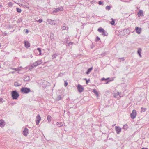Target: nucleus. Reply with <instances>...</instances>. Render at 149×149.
Returning <instances> with one entry per match:
<instances>
[{
  "instance_id": "obj_1",
  "label": "nucleus",
  "mask_w": 149,
  "mask_h": 149,
  "mask_svg": "<svg viewBox=\"0 0 149 149\" xmlns=\"http://www.w3.org/2000/svg\"><path fill=\"white\" fill-rule=\"evenodd\" d=\"M11 95L13 99H17L19 95L16 90L12 91L11 92Z\"/></svg>"
},
{
  "instance_id": "obj_2",
  "label": "nucleus",
  "mask_w": 149,
  "mask_h": 149,
  "mask_svg": "<svg viewBox=\"0 0 149 149\" xmlns=\"http://www.w3.org/2000/svg\"><path fill=\"white\" fill-rule=\"evenodd\" d=\"M20 91L23 93L27 94L31 91V90L29 88L23 87L21 88Z\"/></svg>"
},
{
  "instance_id": "obj_3",
  "label": "nucleus",
  "mask_w": 149,
  "mask_h": 149,
  "mask_svg": "<svg viewBox=\"0 0 149 149\" xmlns=\"http://www.w3.org/2000/svg\"><path fill=\"white\" fill-rule=\"evenodd\" d=\"M63 7H61L54 8V10L53 11L52 13L53 14H55L56 12L59 11H63Z\"/></svg>"
},
{
  "instance_id": "obj_4",
  "label": "nucleus",
  "mask_w": 149,
  "mask_h": 149,
  "mask_svg": "<svg viewBox=\"0 0 149 149\" xmlns=\"http://www.w3.org/2000/svg\"><path fill=\"white\" fill-rule=\"evenodd\" d=\"M137 113L135 110L134 109L132 110V113L130 114V117L132 119H134L136 116Z\"/></svg>"
},
{
  "instance_id": "obj_5",
  "label": "nucleus",
  "mask_w": 149,
  "mask_h": 149,
  "mask_svg": "<svg viewBox=\"0 0 149 149\" xmlns=\"http://www.w3.org/2000/svg\"><path fill=\"white\" fill-rule=\"evenodd\" d=\"M47 22H48L49 24L51 25H56V20H52L49 19H47Z\"/></svg>"
},
{
  "instance_id": "obj_6",
  "label": "nucleus",
  "mask_w": 149,
  "mask_h": 149,
  "mask_svg": "<svg viewBox=\"0 0 149 149\" xmlns=\"http://www.w3.org/2000/svg\"><path fill=\"white\" fill-rule=\"evenodd\" d=\"M77 88L78 91L80 93H81L84 91V87L80 84H78V85Z\"/></svg>"
},
{
  "instance_id": "obj_7",
  "label": "nucleus",
  "mask_w": 149,
  "mask_h": 149,
  "mask_svg": "<svg viewBox=\"0 0 149 149\" xmlns=\"http://www.w3.org/2000/svg\"><path fill=\"white\" fill-rule=\"evenodd\" d=\"M41 120V117L39 115H38L36 118V124L37 125H38L39 123Z\"/></svg>"
},
{
  "instance_id": "obj_8",
  "label": "nucleus",
  "mask_w": 149,
  "mask_h": 149,
  "mask_svg": "<svg viewBox=\"0 0 149 149\" xmlns=\"http://www.w3.org/2000/svg\"><path fill=\"white\" fill-rule=\"evenodd\" d=\"M41 84L42 85V86L44 87H46L47 85H49L48 84H49L47 81H46L43 80L42 81Z\"/></svg>"
},
{
  "instance_id": "obj_9",
  "label": "nucleus",
  "mask_w": 149,
  "mask_h": 149,
  "mask_svg": "<svg viewBox=\"0 0 149 149\" xmlns=\"http://www.w3.org/2000/svg\"><path fill=\"white\" fill-rule=\"evenodd\" d=\"M23 134L24 135L27 136L28 133V130L27 128H25L23 131Z\"/></svg>"
},
{
  "instance_id": "obj_10",
  "label": "nucleus",
  "mask_w": 149,
  "mask_h": 149,
  "mask_svg": "<svg viewBox=\"0 0 149 149\" xmlns=\"http://www.w3.org/2000/svg\"><path fill=\"white\" fill-rule=\"evenodd\" d=\"M115 130L117 134H119L121 132V128L119 126H116Z\"/></svg>"
},
{
  "instance_id": "obj_11",
  "label": "nucleus",
  "mask_w": 149,
  "mask_h": 149,
  "mask_svg": "<svg viewBox=\"0 0 149 149\" xmlns=\"http://www.w3.org/2000/svg\"><path fill=\"white\" fill-rule=\"evenodd\" d=\"M24 46L26 48H28L30 46V43L28 41H24Z\"/></svg>"
},
{
  "instance_id": "obj_12",
  "label": "nucleus",
  "mask_w": 149,
  "mask_h": 149,
  "mask_svg": "<svg viewBox=\"0 0 149 149\" xmlns=\"http://www.w3.org/2000/svg\"><path fill=\"white\" fill-rule=\"evenodd\" d=\"M120 93L119 92H117L116 93L114 94V97L115 98L118 99L120 97Z\"/></svg>"
},
{
  "instance_id": "obj_13",
  "label": "nucleus",
  "mask_w": 149,
  "mask_h": 149,
  "mask_svg": "<svg viewBox=\"0 0 149 149\" xmlns=\"http://www.w3.org/2000/svg\"><path fill=\"white\" fill-rule=\"evenodd\" d=\"M135 30L136 31V33L138 34H140L141 32V28H139L138 27H137L135 28Z\"/></svg>"
},
{
  "instance_id": "obj_14",
  "label": "nucleus",
  "mask_w": 149,
  "mask_h": 149,
  "mask_svg": "<svg viewBox=\"0 0 149 149\" xmlns=\"http://www.w3.org/2000/svg\"><path fill=\"white\" fill-rule=\"evenodd\" d=\"M38 62L37 61H36L33 64H32L31 66V67H32V68H34V67H36L38 65H39L38 64Z\"/></svg>"
},
{
  "instance_id": "obj_15",
  "label": "nucleus",
  "mask_w": 149,
  "mask_h": 149,
  "mask_svg": "<svg viewBox=\"0 0 149 149\" xmlns=\"http://www.w3.org/2000/svg\"><path fill=\"white\" fill-rule=\"evenodd\" d=\"M93 68L92 67H91L90 68H89L88 70L86 72V74H88L90 73L91 72Z\"/></svg>"
},
{
  "instance_id": "obj_16",
  "label": "nucleus",
  "mask_w": 149,
  "mask_h": 149,
  "mask_svg": "<svg viewBox=\"0 0 149 149\" xmlns=\"http://www.w3.org/2000/svg\"><path fill=\"white\" fill-rule=\"evenodd\" d=\"M141 48H139L137 51V53L139 54L140 57H141L142 56L141 54Z\"/></svg>"
},
{
  "instance_id": "obj_17",
  "label": "nucleus",
  "mask_w": 149,
  "mask_h": 149,
  "mask_svg": "<svg viewBox=\"0 0 149 149\" xmlns=\"http://www.w3.org/2000/svg\"><path fill=\"white\" fill-rule=\"evenodd\" d=\"M143 11L142 10H140L138 13V16H142L143 14Z\"/></svg>"
},
{
  "instance_id": "obj_18",
  "label": "nucleus",
  "mask_w": 149,
  "mask_h": 149,
  "mask_svg": "<svg viewBox=\"0 0 149 149\" xmlns=\"http://www.w3.org/2000/svg\"><path fill=\"white\" fill-rule=\"evenodd\" d=\"M56 124L59 127H61L63 125V124L62 122L59 123L57 122Z\"/></svg>"
},
{
  "instance_id": "obj_19",
  "label": "nucleus",
  "mask_w": 149,
  "mask_h": 149,
  "mask_svg": "<svg viewBox=\"0 0 149 149\" xmlns=\"http://www.w3.org/2000/svg\"><path fill=\"white\" fill-rule=\"evenodd\" d=\"M4 123V121L2 120H0V126L2 127L4 126L3 123Z\"/></svg>"
},
{
  "instance_id": "obj_20",
  "label": "nucleus",
  "mask_w": 149,
  "mask_h": 149,
  "mask_svg": "<svg viewBox=\"0 0 149 149\" xmlns=\"http://www.w3.org/2000/svg\"><path fill=\"white\" fill-rule=\"evenodd\" d=\"M52 118V117L50 115H48L47 116V119L49 122H50L51 121Z\"/></svg>"
},
{
  "instance_id": "obj_21",
  "label": "nucleus",
  "mask_w": 149,
  "mask_h": 149,
  "mask_svg": "<svg viewBox=\"0 0 149 149\" xmlns=\"http://www.w3.org/2000/svg\"><path fill=\"white\" fill-rule=\"evenodd\" d=\"M104 30L101 27L99 28L98 29V31L99 32L102 33Z\"/></svg>"
},
{
  "instance_id": "obj_22",
  "label": "nucleus",
  "mask_w": 149,
  "mask_h": 149,
  "mask_svg": "<svg viewBox=\"0 0 149 149\" xmlns=\"http://www.w3.org/2000/svg\"><path fill=\"white\" fill-rule=\"evenodd\" d=\"M93 93L97 96H98V93L97 91L95 89H94L93 91Z\"/></svg>"
},
{
  "instance_id": "obj_23",
  "label": "nucleus",
  "mask_w": 149,
  "mask_h": 149,
  "mask_svg": "<svg viewBox=\"0 0 149 149\" xmlns=\"http://www.w3.org/2000/svg\"><path fill=\"white\" fill-rule=\"evenodd\" d=\"M102 33V35L104 36H107L108 35V33L106 32L104 30Z\"/></svg>"
},
{
  "instance_id": "obj_24",
  "label": "nucleus",
  "mask_w": 149,
  "mask_h": 149,
  "mask_svg": "<svg viewBox=\"0 0 149 149\" xmlns=\"http://www.w3.org/2000/svg\"><path fill=\"white\" fill-rule=\"evenodd\" d=\"M14 85L15 86L17 87L20 86L21 84L17 82H15L14 83Z\"/></svg>"
},
{
  "instance_id": "obj_25",
  "label": "nucleus",
  "mask_w": 149,
  "mask_h": 149,
  "mask_svg": "<svg viewBox=\"0 0 149 149\" xmlns=\"http://www.w3.org/2000/svg\"><path fill=\"white\" fill-rule=\"evenodd\" d=\"M128 125L127 124H125L123 125V128L125 130H126L128 128Z\"/></svg>"
},
{
  "instance_id": "obj_26",
  "label": "nucleus",
  "mask_w": 149,
  "mask_h": 149,
  "mask_svg": "<svg viewBox=\"0 0 149 149\" xmlns=\"http://www.w3.org/2000/svg\"><path fill=\"white\" fill-rule=\"evenodd\" d=\"M65 25H66V24L65 23L63 24V26L62 27V30H65L66 29Z\"/></svg>"
},
{
  "instance_id": "obj_27",
  "label": "nucleus",
  "mask_w": 149,
  "mask_h": 149,
  "mask_svg": "<svg viewBox=\"0 0 149 149\" xmlns=\"http://www.w3.org/2000/svg\"><path fill=\"white\" fill-rule=\"evenodd\" d=\"M30 77L29 76H26L25 78L24 79V81H29V80Z\"/></svg>"
},
{
  "instance_id": "obj_28",
  "label": "nucleus",
  "mask_w": 149,
  "mask_h": 149,
  "mask_svg": "<svg viewBox=\"0 0 149 149\" xmlns=\"http://www.w3.org/2000/svg\"><path fill=\"white\" fill-rule=\"evenodd\" d=\"M112 20L110 22V24L111 25H113L115 24V21L113 19H111Z\"/></svg>"
},
{
  "instance_id": "obj_29",
  "label": "nucleus",
  "mask_w": 149,
  "mask_h": 149,
  "mask_svg": "<svg viewBox=\"0 0 149 149\" xmlns=\"http://www.w3.org/2000/svg\"><path fill=\"white\" fill-rule=\"evenodd\" d=\"M110 78H105L104 77L102 78L101 79V81H106L108 80Z\"/></svg>"
},
{
  "instance_id": "obj_30",
  "label": "nucleus",
  "mask_w": 149,
  "mask_h": 149,
  "mask_svg": "<svg viewBox=\"0 0 149 149\" xmlns=\"http://www.w3.org/2000/svg\"><path fill=\"white\" fill-rule=\"evenodd\" d=\"M61 99V95H59L58 96V97L57 98L56 100L58 101L60 100Z\"/></svg>"
},
{
  "instance_id": "obj_31",
  "label": "nucleus",
  "mask_w": 149,
  "mask_h": 149,
  "mask_svg": "<svg viewBox=\"0 0 149 149\" xmlns=\"http://www.w3.org/2000/svg\"><path fill=\"white\" fill-rule=\"evenodd\" d=\"M111 8V7L110 6H107L106 7V9L107 10H109Z\"/></svg>"
},
{
  "instance_id": "obj_32",
  "label": "nucleus",
  "mask_w": 149,
  "mask_h": 149,
  "mask_svg": "<svg viewBox=\"0 0 149 149\" xmlns=\"http://www.w3.org/2000/svg\"><path fill=\"white\" fill-rule=\"evenodd\" d=\"M37 50H38L39 52V55H41V48H38Z\"/></svg>"
},
{
  "instance_id": "obj_33",
  "label": "nucleus",
  "mask_w": 149,
  "mask_h": 149,
  "mask_svg": "<svg viewBox=\"0 0 149 149\" xmlns=\"http://www.w3.org/2000/svg\"><path fill=\"white\" fill-rule=\"evenodd\" d=\"M57 56V55L56 54H54L52 56V59L56 57Z\"/></svg>"
},
{
  "instance_id": "obj_34",
  "label": "nucleus",
  "mask_w": 149,
  "mask_h": 149,
  "mask_svg": "<svg viewBox=\"0 0 149 149\" xmlns=\"http://www.w3.org/2000/svg\"><path fill=\"white\" fill-rule=\"evenodd\" d=\"M16 10L17 12H18L19 13H20L22 11L21 9L19 8H16Z\"/></svg>"
},
{
  "instance_id": "obj_35",
  "label": "nucleus",
  "mask_w": 149,
  "mask_h": 149,
  "mask_svg": "<svg viewBox=\"0 0 149 149\" xmlns=\"http://www.w3.org/2000/svg\"><path fill=\"white\" fill-rule=\"evenodd\" d=\"M22 21V19L21 18H19L17 21V23H19L21 22Z\"/></svg>"
},
{
  "instance_id": "obj_36",
  "label": "nucleus",
  "mask_w": 149,
  "mask_h": 149,
  "mask_svg": "<svg viewBox=\"0 0 149 149\" xmlns=\"http://www.w3.org/2000/svg\"><path fill=\"white\" fill-rule=\"evenodd\" d=\"M98 4L100 5H103L104 4L103 2L101 1H100L98 2Z\"/></svg>"
},
{
  "instance_id": "obj_37",
  "label": "nucleus",
  "mask_w": 149,
  "mask_h": 149,
  "mask_svg": "<svg viewBox=\"0 0 149 149\" xmlns=\"http://www.w3.org/2000/svg\"><path fill=\"white\" fill-rule=\"evenodd\" d=\"M5 100L2 98H0V103H2L4 102Z\"/></svg>"
},
{
  "instance_id": "obj_38",
  "label": "nucleus",
  "mask_w": 149,
  "mask_h": 149,
  "mask_svg": "<svg viewBox=\"0 0 149 149\" xmlns=\"http://www.w3.org/2000/svg\"><path fill=\"white\" fill-rule=\"evenodd\" d=\"M100 40V38L99 37H98V36H97L96 37V41H99Z\"/></svg>"
},
{
  "instance_id": "obj_39",
  "label": "nucleus",
  "mask_w": 149,
  "mask_h": 149,
  "mask_svg": "<svg viewBox=\"0 0 149 149\" xmlns=\"http://www.w3.org/2000/svg\"><path fill=\"white\" fill-rule=\"evenodd\" d=\"M68 84V83L66 81H64V85L65 87H66Z\"/></svg>"
},
{
  "instance_id": "obj_40",
  "label": "nucleus",
  "mask_w": 149,
  "mask_h": 149,
  "mask_svg": "<svg viewBox=\"0 0 149 149\" xmlns=\"http://www.w3.org/2000/svg\"><path fill=\"white\" fill-rule=\"evenodd\" d=\"M43 20L41 19H40L38 20L37 21V22L39 23H41Z\"/></svg>"
},
{
  "instance_id": "obj_41",
  "label": "nucleus",
  "mask_w": 149,
  "mask_h": 149,
  "mask_svg": "<svg viewBox=\"0 0 149 149\" xmlns=\"http://www.w3.org/2000/svg\"><path fill=\"white\" fill-rule=\"evenodd\" d=\"M73 44V43L72 42H70L68 43V46H69L71 45H72Z\"/></svg>"
},
{
  "instance_id": "obj_42",
  "label": "nucleus",
  "mask_w": 149,
  "mask_h": 149,
  "mask_svg": "<svg viewBox=\"0 0 149 149\" xmlns=\"http://www.w3.org/2000/svg\"><path fill=\"white\" fill-rule=\"evenodd\" d=\"M63 75V74L62 73H60L58 75V77H62Z\"/></svg>"
},
{
  "instance_id": "obj_43",
  "label": "nucleus",
  "mask_w": 149,
  "mask_h": 149,
  "mask_svg": "<svg viewBox=\"0 0 149 149\" xmlns=\"http://www.w3.org/2000/svg\"><path fill=\"white\" fill-rule=\"evenodd\" d=\"M8 5L9 6L11 7L12 6V3L11 2H10L8 3Z\"/></svg>"
},
{
  "instance_id": "obj_44",
  "label": "nucleus",
  "mask_w": 149,
  "mask_h": 149,
  "mask_svg": "<svg viewBox=\"0 0 149 149\" xmlns=\"http://www.w3.org/2000/svg\"><path fill=\"white\" fill-rule=\"evenodd\" d=\"M141 111L143 112H145L146 111V108H143L142 107L141 108Z\"/></svg>"
},
{
  "instance_id": "obj_45",
  "label": "nucleus",
  "mask_w": 149,
  "mask_h": 149,
  "mask_svg": "<svg viewBox=\"0 0 149 149\" xmlns=\"http://www.w3.org/2000/svg\"><path fill=\"white\" fill-rule=\"evenodd\" d=\"M37 61L38 63V65H39L40 64H41V63H42V61L41 60H40V61Z\"/></svg>"
},
{
  "instance_id": "obj_46",
  "label": "nucleus",
  "mask_w": 149,
  "mask_h": 149,
  "mask_svg": "<svg viewBox=\"0 0 149 149\" xmlns=\"http://www.w3.org/2000/svg\"><path fill=\"white\" fill-rule=\"evenodd\" d=\"M119 59H120V61H123L125 60L123 57L119 58Z\"/></svg>"
},
{
  "instance_id": "obj_47",
  "label": "nucleus",
  "mask_w": 149,
  "mask_h": 149,
  "mask_svg": "<svg viewBox=\"0 0 149 149\" xmlns=\"http://www.w3.org/2000/svg\"><path fill=\"white\" fill-rule=\"evenodd\" d=\"M24 31H25V33H26V34H27L29 33V30L28 29H24Z\"/></svg>"
},
{
  "instance_id": "obj_48",
  "label": "nucleus",
  "mask_w": 149,
  "mask_h": 149,
  "mask_svg": "<svg viewBox=\"0 0 149 149\" xmlns=\"http://www.w3.org/2000/svg\"><path fill=\"white\" fill-rule=\"evenodd\" d=\"M111 81V80H109L107 81L105 83V84H107L109 83L110 81Z\"/></svg>"
},
{
  "instance_id": "obj_49",
  "label": "nucleus",
  "mask_w": 149,
  "mask_h": 149,
  "mask_svg": "<svg viewBox=\"0 0 149 149\" xmlns=\"http://www.w3.org/2000/svg\"><path fill=\"white\" fill-rule=\"evenodd\" d=\"M90 79H88V80H86V84H88V83L90 81Z\"/></svg>"
},
{
  "instance_id": "obj_50",
  "label": "nucleus",
  "mask_w": 149,
  "mask_h": 149,
  "mask_svg": "<svg viewBox=\"0 0 149 149\" xmlns=\"http://www.w3.org/2000/svg\"><path fill=\"white\" fill-rule=\"evenodd\" d=\"M13 70H15L16 71L19 70V69L17 68H13Z\"/></svg>"
},
{
  "instance_id": "obj_51",
  "label": "nucleus",
  "mask_w": 149,
  "mask_h": 149,
  "mask_svg": "<svg viewBox=\"0 0 149 149\" xmlns=\"http://www.w3.org/2000/svg\"><path fill=\"white\" fill-rule=\"evenodd\" d=\"M16 103H11V105H13L15 104H16Z\"/></svg>"
},
{
  "instance_id": "obj_52",
  "label": "nucleus",
  "mask_w": 149,
  "mask_h": 149,
  "mask_svg": "<svg viewBox=\"0 0 149 149\" xmlns=\"http://www.w3.org/2000/svg\"><path fill=\"white\" fill-rule=\"evenodd\" d=\"M142 149H148V148H146L143 147L142 148Z\"/></svg>"
},
{
  "instance_id": "obj_53",
  "label": "nucleus",
  "mask_w": 149,
  "mask_h": 149,
  "mask_svg": "<svg viewBox=\"0 0 149 149\" xmlns=\"http://www.w3.org/2000/svg\"><path fill=\"white\" fill-rule=\"evenodd\" d=\"M2 7V6L1 4H0V8Z\"/></svg>"
},
{
  "instance_id": "obj_54",
  "label": "nucleus",
  "mask_w": 149,
  "mask_h": 149,
  "mask_svg": "<svg viewBox=\"0 0 149 149\" xmlns=\"http://www.w3.org/2000/svg\"><path fill=\"white\" fill-rule=\"evenodd\" d=\"M84 80H85L86 81V80H87V79H86V78H84Z\"/></svg>"
},
{
  "instance_id": "obj_55",
  "label": "nucleus",
  "mask_w": 149,
  "mask_h": 149,
  "mask_svg": "<svg viewBox=\"0 0 149 149\" xmlns=\"http://www.w3.org/2000/svg\"><path fill=\"white\" fill-rule=\"evenodd\" d=\"M123 32V31H121V32H120V33H122Z\"/></svg>"
}]
</instances>
